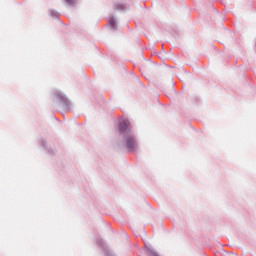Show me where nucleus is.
<instances>
[{
    "label": "nucleus",
    "instance_id": "obj_1",
    "mask_svg": "<svg viewBox=\"0 0 256 256\" xmlns=\"http://www.w3.org/2000/svg\"><path fill=\"white\" fill-rule=\"evenodd\" d=\"M124 141L126 142V147L129 149V151H135V147H137V144L135 143V138L131 134H125L124 135Z\"/></svg>",
    "mask_w": 256,
    "mask_h": 256
},
{
    "label": "nucleus",
    "instance_id": "obj_2",
    "mask_svg": "<svg viewBox=\"0 0 256 256\" xmlns=\"http://www.w3.org/2000/svg\"><path fill=\"white\" fill-rule=\"evenodd\" d=\"M119 131L123 134V137L125 135H131V130L129 129V126H127V123L122 122L119 126Z\"/></svg>",
    "mask_w": 256,
    "mask_h": 256
},
{
    "label": "nucleus",
    "instance_id": "obj_3",
    "mask_svg": "<svg viewBox=\"0 0 256 256\" xmlns=\"http://www.w3.org/2000/svg\"><path fill=\"white\" fill-rule=\"evenodd\" d=\"M146 249L148 251L149 256H159V254H157V252H155V250H153V248H150V247L146 246Z\"/></svg>",
    "mask_w": 256,
    "mask_h": 256
},
{
    "label": "nucleus",
    "instance_id": "obj_4",
    "mask_svg": "<svg viewBox=\"0 0 256 256\" xmlns=\"http://www.w3.org/2000/svg\"><path fill=\"white\" fill-rule=\"evenodd\" d=\"M109 23H110L111 27H115V19L111 18L109 20Z\"/></svg>",
    "mask_w": 256,
    "mask_h": 256
},
{
    "label": "nucleus",
    "instance_id": "obj_5",
    "mask_svg": "<svg viewBox=\"0 0 256 256\" xmlns=\"http://www.w3.org/2000/svg\"><path fill=\"white\" fill-rule=\"evenodd\" d=\"M68 5H75V0H66Z\"/></svg>",
    "mask_w": 256,
    "mask_h": 256
},
{
    "label": "nucleus",
    "instance_id": "obj_6",
    "mask_svg": "<svg viewBox=\"0 0 256 256\" xmlns=\"http://www.w3.org/2000/svg\"><path fill=\"white\" fill-rule=\"evenodd\" d=\"M117 7H118V9H124L123 5H118Z\"/></svg>",
    "mask_w": 256,
    "mask_h": 256
}]
</instances>
